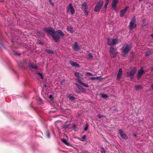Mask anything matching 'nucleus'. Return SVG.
<instances>
[{"label": "nucleus", "mask_w": 153, "mask_h": 153, "mask_svg": "<svg viewBox=\"0 0 153 153\" xmlns=\"http://www.w3.org/2000/svg\"><path fill=\"white\" fill-rule=\"evenodd\" d=\"M109 1H106L105 3L104 4L105 8L106 9L107 8V6L108 4Z\"/></svg>", "instance_id": "32"}, {"label": "nucleus", "mask_w": 153, "mask_h": 153, "mask_svg": "<svg viewBox=\"0 0 153 153\" xmlns=\"http://www.w3.org/2000/svg\"><path fill=\"white\" fill-rule=\"evenodd\" d=\"M64 36V33L62 31L58 30L55 31L54 34L53 36V38L56 42H59V39L63 38Z\"/></svg>", "instance_id": "1"}, {"label": "nucleus", "mask_w": 153, "mask_h": 153, "mask_svg": "<svg viewBox=\"0 0 153 153\" xmlns=\"http://www.w3.org/2000/svg\"><path fill=\"white\" fill-rule=\"evenodd\" d=\"M151 36L153 38V33L152 34Z\"/></svg>", "instance_id": "48"}, {"label": "nucleus", "mask_w": 153, "mask_h": 153, "mask_svg": "<svg viewBox=\"0 0 153 153\" xmlns=\"http://www.w3.org/2000/svg\"><path fill=\"white\" fill-rule=\"evenodd\" d=\"M4 48V46L2 43V40L0 39V49Z\"/></svg>", "instance_id": "27"}, {"label": "nucleus", "mask_w": 153, "mask_h": 153, "mask_svg": "<svg viewBox=\"0 0 153 153\" xmlns=\"http://www.w3.org/2000/svg\"><path fill=\"white\" fill-rule=\"evenodd\" d=\"M15 54L17 56H19L20 55V54L19 53H15Z\"/></svg>", "instance_id": "42"}, {"label": "nucleus", "mask_w": 153, "mask_h": 153, "mask_svg": "<svg viewBox=\"0 0 153 153\" xmlns=\"http://www.w3.org/2000/svg\"><path fill=\"white\" fill-rule=\"evenodd\" d=\"M110 55L112 58H114L117 54L118 52L113 47H111L110 49Z\"/></svg>", "instance_id": "5"}, {"label": "nucleus", "mask_w": 153, "mask_h": 153, "mask_svg": "<svg viewBox=\"0 0 153 153\" xmlns=\"http://www.w3.org/2000/svg\"><path fill=\"white\" fill-rule=\"evenodd\" d=\"M81 9L83 11H86V10H88V7L86 3H83L82 4Z\"/></svg>", "instance_id": "16"}, {"label": "nucleus", "mask_w": 153, "mask_h": 153, "mask_svg": "<svg viewBox=\"0 0 153 153\" xmlns=\"http://www.w3.org/2000/svg\"><path fill=\"white\" fill-rule=\"evenodd\" d=\"M68 137L67 136L65 135H64L63 136L64 139H62V141L67 146H69L70 145V143L68 142L66 140V139H67Z\"/></svg>", "instance_id": "10"}, {"label": "nucleus", "mask_w": 153, "mask_h": 153, "mask_svg": "<svg viewBox=\"0 0 153 153\" xmlns=\"http://www.w3.org/2000/svg\"><path fill=\"white\" fill-rule=\"evenodd\" d=\"M85 13V15L88 16V10H86V11H84Z\"/></svg>", "instance_id": "38"}, {"label": "nucleus", "mask_w": 153, "mask_h": 153, "mask_svg": "<svg viewBox=\"0 0 153 153\" xmlns=\"http://www.w3.org/2000/svg\"><path fill=\"white\" fill-rule=\"evenodd\" d=\"M135 89L137 90H139L142 88V87L141 85H137L135 86Z\"/></svg>", "instance_id": "29"}, {"label": "nucleus", "mask_w": 153, "mask_h": 153, "mask_svg": "<svg viewBox=\"0 0 153 153\" xmlns=\"http://www.w3.org/2000/svg\"><path fill=\"white\" fill-rule=\"evenodd\" d=\"M128 8V6H126L125 8L122 9L120 11V16L121 17H123L124 16L126 13V12L127 11Z\"/></svg>", "instance_id": "12"}, {"label": "nucleus", "mask_w": 153, "mask_h": 153, "mask_svg": "<svg viewBox=\"0 0 153 153\" xmlns=\"http://www.w3.org/2000/svg\"><path fill=\"white\" fill-rule=\"evenodd\" d=\"M136 19L134 17L131 18V21L130 23L129 27L130 30H132L133 28H135L136 27Z\"/></svg>", "instance_id": "4"}, {"label": "nucleus", "mask_w": 153, "mask_h": 153, "mask_svg": "<svg viewBox=\"0 0 153 153\" xmlns=\"http://www.w3.org/2000/svg\"><path fill=\"white\" fill-rule=\"evenodd\" d=\"M139 1H142V0H139Z\"/></svg>", "instance_id": "51"}, {"label": "nucleus", "mask_w": 153, "mask_h": 153, "mask_svg": "<svg viewBox=\"0 0 153 153\" xmlns=\"http://www.w3.org/2000/svg\"><path fill=\"white\" fill-rule=\"evenodd\" d=\"M101 95L102 98H107L108 97V96L107 95L103 93L101 94Z\"/></svg>", "instance_id": "28"}, {"label": "nucleus", "mask_w": 153, "mask_h": 153, "mask_svg": "<svg viewBox=\"0 0 153 153\" xmlns=\"http://www.w3.org/2000/svg\"><path fill=\"white\" fill-rule=\"evenodd\" d=\"M97 116L98 117L100 118H101L102 117H103V115H101L100 114H98Z\"/></svg>", "instance_id": "40"}, {"label": "nucleus", "mask_w": 153, "mask_h": 153, "mask_svg": "<svg viewBox=\"0 0 153 153\" xmlns=\"http://www.w3.org/2000/svg\"><path fill=\"white\" fill-rule=\"evenodd\" d=\"M75 84L77 86V88L81 91L83 92H85L86 91L85 89L82 86L79 85L77 83H76Z\"/></svg>", "instance_id": "17"}, {"label": "nucleus", "mask_w": 153, "mask_h": 153, "mask_svg": "<svg viewBox=\"0 0 153 153\" xmlns=\"http://www.w3.org/2000/svg\"><path fill=\"white\" fill-rule=\"evenodd\" d=\"M119 133L121 137L123 139H127V136H126L125 134L123 132V131L122 130H120L119 131Z\"/></svg>", "instance_id": "15"}, {"label": "nucleus", "mask_w": 153, "mask_h": 153, "mask_svg": "<svg viewBox=\"0 0 153 153\" xmlns=\"http://www.w3.org/2000/svg\"><path fill=\"white\" fill-rule=\"evenodd\" d=\"M78 82L80 83L81 84H82L83 85V86H84L85 87H88V84L84 83L83 82H82L81 81H80V80H78Z\"/></svg>", "instance_id": "25"}, {"label": "nucleus", "mask_w": 153, "mask_h": 153, "mask_svg": "<svg viewBox=\"0 0 153 153\" xmlns=\"http://www.w3.org/2000/svg\"><path fill=\"white\" fill-rule=\"evenodd\" d=\"M102 79V77L101 76H99L98 77H97L96 78V79L98 80H101Z\"/></svg>", "instance_id": "37"}, {"label": "nucleus", "mask_w": 153, "mask_h": 153, "mask_svg": "<svg viewBox=\"0 0 153 153\" xmlns=\"http://www.w3.org/2000/svg\"><path fill=\"white\" fill-rule=\"evenodd\" d=\"M88 126L87 125H86L84 128V130L85 131H87L88 129Z\"/></svg>", "instance_id": "39"}, {"label": "nucleus", "mask_w": 153, "mask_h": 153, "mask_svg": "<svg viewBox=\"0 0 153 153\" xmlns=\"http://www.w3.org/2000/svg\"><path fill=\"white\" fill-rule=\"evenodd\" d=\"M48 97H49V98L50 99V100L51 101L53 100V96L52 95V94H49L48 95Z\"/></svg>", "instance_id": "30"}, {"label": "nucleus", "mask_w": 153, "mask_h": 153, "mask_svg": "<svg viewBox=\"0 0 153 153\" xmlns=\"http://www.w3.org/2000/svg\"><path fill=\"white\" fill-rule=\"evenodd\" d=\"M86 137L87 136L86 135H84L82 136V138H79L78 139L81 141H85Z\"/></svg>", "instance_id": "22"}, {"label": "nucleus", "mask_w": 153, "mask_h": 153, "mask_svg": "<svg viewBox=\"0 0 153 153\" xmlns=\"http://www.w3.org/2000/svg\"><path fill=\"white\" fill-rule=\"evenodd\" d=\"M149 54V53L147 52L146 53L145 55L146 56H148Z\"/></svg>", "instance_id": "43"}, {"label": "nucleus", "mask_w": 153, "mask_h": 153, "mask_svg": "<svg viewBox=\"0 0 153 153\" xmlns=\"http://www.w3.org/2000/svg\"><path fill=\"white\" fill-rule=\"evenodd\" d=\"M131 44H127L125 47H123V49L122 51L123 56V57H126L127 56V54L131 48Z\"/></svg>", "instance_id": "2"}, {"label": "nucleus", "mask_w": 153, "mask_h": 153, "mask_svg": "<svg viewBox=\"0 0 153 153\" xmlns=\"http://www.w3.org/2000/svg\"><path fill=\"white\" fill-rule=\"evenodd\" d=\"M46 52L49 53H53V51L49 49L46 50Z\"/></svg>", "instance_id": "34"}, {"label": "nucleus", "mask_w": 153, "mask_h": 153, "mask_svg": "<svg viewBox=\"0 0 153 153\" xmlns=\"http://www.w3.org/2000/svg\"><path fill=\"white\" fill-rule=\"evenodd\" d=\"M89 75L90 76H91L92 75L91 74V73H89Z\"/></svg>", "instance_id": "50"}, {"label": "nucleus", "mask_w": 153, "mask_h": 153, "mask_svg": "<svg viewBox=\"0 0 153 153\" xmlns=\"http://www.w3.org/2000/svg\"><path fill=\"white\" fill-rule=\"evenodd\" d=\"M73 48L75 50H78L79 49V47L76 42H75L74 44Z\"/></svg>", "instance_id": "19"}, {"label": "nucleus", "mask_w": 153, "mask_h": 153, "mask_svg": "<svg viewBox=\"0 0 153 153\" xmlns=\"http://www.w3.org/2000/svg\"><path fill=\"white\" fill-rule=\"evenodd\" d=\"M67 30L68 31L70 32L71 33H72L74 31L73 28L70 26L68 27Z\"/></svg>", "instance_id": "20"}, {"label": "nucleus", "mask_w": 153, "mask_h": 153, "mask_svg": "<svg viewBox=\"0 0 153 153\" xmlns=\"http://www.w3.org/2000/svg\"><path fill=\"white\" fill-rule=\"evenodd\" d=\"M36 74L37 75V76L38 77H40L42 79H44L43 76L41 74L39 73H37Z\"/></svg>", "instance_id": "23"}, {"label": "nucleus", "mask_w": 153, "mask_h": 153, "mask_svg": "<svg viewBox=\"0 0 153 153\" xmlns=\"http://www.w3.org/2000/svg\"><path fill=\"white\" fill-rule=\"evenodd\" d=\"M97 77H92L91 78L92 79H96Z\"/></svg>", "instance_id": "44"}, {"label": "nucleus", "mask_w": 153, "mask_h": 153, "mask_svg": "<svg viewBox=\"0 0 153 153\" xmlns=\"http://www.w3.org/2000/svg\"><path fill=\"white\" fill-rule=\"evenodd\" d=\"M15 39H17V40L18 39V37H15Z\"/></svg>", "instance_id": "47"}, {"label": "nucleus", "mask_w": 153, "mask_h": 153, "mask_svg": "<svg viewBox=\"0 0 153 153\" xmlns=\"http://www.w3.org/2000/svg\"><path fill=\"white\" fill-rule=\"evenodd\" d=\"M136 71V68L134 67L133 69L131 71L130 73L128 72L127 73V75L130 76H132L134 75L135 74Z\"/></svg>", "instance_id": "11"}, {"label": "nucleus", "mask_w": 153, "mask_h": 153, "mask_svg": "<svg viewBox=\"0 0 153 153\" xmlns=\"http://www.w3.org/2000/svg\"><path fill=\"white\" fill-rule=\"evenodd\" d=\"M12 42L14 44H15V42L17 43L18 42L17 41H16L15 40V39L14 38H13L12 39Z\"/></svg>", "instance_id": "35"}, {"label": "nucleus", "mask_w": 153, "mask_h": 153, "mask_svg": "<svg viewBox=\"0 0 153 153\" xmlns=\"http://www.w3.org/2000/svg\"><path fill=\"white\" fill-rule=\"evenodd\" d=\"M101 153H105V149L103 147H102L100 149Z\"/></svg>", "instance_id": "33"}, {"label": "nucleus", "mask_w": 153, "mask_h": 153, "mask_svg": "<svg viewBox=\"0 0 153 153\" xmlns=\"http://www.w3.org/2000/svg\"><path fill=\"white\" fill-rule=\"evenodd\" d=\"M153 89V84L152 85L151 87Z\"/></svg>", "instance_id": "46"}, {"label": "nucleus", "mask_w": 153, "mask_h": 153, "mask_svg": "<svg viewBox=\"0 0 153 153\" xmlns=\"http://www.w3.org/2000/svg\"><path fill=\"white\" fill-rule=\"evenodd\" d=\"M70 64L73 67H79V65L76 62H74L72 61H70Z\"/></svg>", "instance_id": "18"}, {"label": "nucleus", "mask_w": 153, "mask_h": 153, "mask_svg": "<svg viewBox=\"0 0 153 153\" xmlns=\"http://www.w3.org/2000/svg\"><path fill=\"white\" fill-rule=\"evenodd\" d=\"M118 42V39H108L107 41V44L109 45H114L116 44Z\"/></svg>", "instance_id": "6"}, {"label": "nucleus", "mask_w": 153, "mask_h": 153, "mask_svg": "<svg viewBox=\"0 0 153 153\" xmlns=\"http://www.w3.org/2000/svg\"><path fill=\"white\" fill-rule=\"evenodd\" d=\"M46 136L48 138H50V136L49 135V134L48 132H47V134H46Z\"/></svg>", "instance_id": "41"}, {"label": "nucleus", "mask_w": 153, "mask_h": 153, "mask_svg": "<svg viewBox=\"0 0 153 153\" xmlns=\"http://www.w3.org/2000/svg\"><path fill=\"white\" fill-rule=\"evenodd\" d=\"M51 4L53 6L54 5V4L52 1V0H48Z\"/></svg>", "instance_id": "36"}, {"label": "nucleus", "mask_w": 153, "mask_h": 153, "mask_svg": "<svg viewBox=\"0 0 153 153\" xmlns=\"http://www.w3.org/2000/svg\"><path fill=\"white\" fill-rule=\"evenodd\" d=\"M144 73V71L143 68H141L138 71L137 77L138 80H139L143 75Z\"/></svg>", "instance_id": "9"}, {"label": "nucleus", "mask_w": 153, "mask_h": 153, "mask_svg": "<svg viewBox=\"0 0 153 153\" xmlns=\"http://www.w3.org/2000/svg\"><path fill=\"white\" fill-rule=\"evenodd\" d=\"M68 97L69 98V100L71 101H73L75 99V97L71 94L68 95Z\"/></svg>", "instance_id": "21"}, {"label": "nucleus", "mask_w": 153, "mask_h": 153, "mask_svg": "<svg viewBox=\"0 0 153 153\" xmlns=\"http://www.w3.org/2000/svg\"><path fill=\"white\" fill-rule=\"evenodd\" d=\"M75 75L76 77H77V78H78V80H79V74L78 72H76L75 73Z\"/></svg>", "instance_id": "31"}, {"label": "nucleus", "mask_w": 153, "mask_h": 153, "mask_svg": "<svg viewBox=\"0 0 153 153\" xmlns=\"http://www.w3.org/2000/svg\"><path fill=\"white\" fill-rule=\"evenodd\" d=\"M110 0H106V1H109Z\"/></svg>", "instance_id": "52"}, {"label": "nucleus", "mask_w": 153, "mask_h": 153, "mask_svg": "<svg viewBox=\"0 0 153 153\" xmlns=\"http://www.w3.org/2000/svg\"><path fill=\"white\" fill-rule=\"evenodd\" d=\"M118 0H113L112 3V8L113 10H116L117 9V4Z\"/></svg>", "instance_id": "13"}, {"label": "nucleus", "mask_w": 153, "mask_h": 153, "mask_svg": "<svg viewBox=\"0 0 153 153\" xmlns=\"http://www.w3.org/2000/svg\"><path fill=\"white\" fill-rule=\"evenodd\" d=\"M68 126L66 125V126H64L63 127V128H66L68 127Z\"/></svg>", "instance_id": "45"}, {"label": "nucleus", "mask_w": 153, "mask_h": 153, "mask_svg": "<svg viewBox=\"0 0 153 153\" xmlns=\"http://www.w3.org/2000/svg\"><path fill=\"white\" fill-rule=\"evenodd\" d=\"M68 13L71 14H74L75 13L74 9L71 3H70L67 7Z\"/></svg>", "instance_id": "3"}, {"label": "nucleus", "mask_w": 153, "mask_h": 153, "mask_svg": "<svg viewBox=\"0 0 153 153\" xmlns=\"http://www.w3.org/2000/svg\"><path fill=\"white\" fill-rule=\"evenodd\" d=\"M103 3V1L102 0L98 2L94 9V11L96 12L99 11Z\"/></svg>", "instance_id": "7"}, {"label": "nucleus", "mask_w": 153, "mask_h": 153, "mask_svg": "<svg viewBox=\"0 0 153 153\" xmlns=\"http://www.w3.org/2000/svg\"><path fill=\"white\" fill-rule=\"evenodd\" d=\"M62 81L61 82V83L62 84Z\"/></svg>", "instance_id": "53"}, {"label": "nucleus", "mask_w": 153, "mask_h": 153, "mask_svg": "<svg viewBox=\"0 0 153 153\" xmlns=\"http://www.w3.org/2000/svg\"><path fill=\"white\" fill-rule=\"evenodd\" d=\"M123 75L122 71L121 68H120L117 74V79L120 80Z\"/></svg>", "instance_id": "14"}, {"label": "nucleus", "mask_w": 153, "mask_h": 153, "mask_svg": "<svg viewBox=\"0 0 153 153\" xmlns=\"http://www.w3.org/2000/svg\"><path fill=\"white\" fill-rule=\"evenodd\" d=\"M44 86H45V87H47V86H46V84H45Z\"/></svg>", "instance_id": "49"}, {"label": "nucleus", "mask_w": 153, "mask_h": 153, "mask_svg": "<svg viewBox=\"0 0 153 153\" xmlns=\"http://www.w3.org/2000/svg\"><path fill=\"white\" fill-rule=\"evenodd\" d=\"M29 66L31 68L36 69H37L38 68L37 65H34L31 64H30Z\"/></svg>", "instance_id": "26"}, {"label": "nucleus", "mask_w": 153, "mask_h": 153, "mask_svg": "<svg viewBox=\"0 0 153 153\" xmlns=\"http://www.w3.org/2000/svg\"><path fill=\"white\" fill-rule=\"evenodd\" d=\"M87 56L88 59H92L93 58V56L91 53H88L87 55Z\"/></svg>", "instance_id": "24"}, {"label": "nucleus", "mask_w": 153, "mask_h": 153, "mask_svg": "<svg viewBox=\"0 0 153 153\" xmlns=\"http://www.w3.org/2000/svg\"><path fill=\"white\" fill-rule=\"evenodd\" d=\"M44 31L48 34L52 35L54 34L55 31V30L51 28H47L45 27L44 28Z\"/></svg>", "instance_id": "8"}]
</instances>
